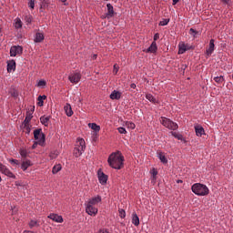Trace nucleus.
<instances>
[{
	"mask_svg": "<svg viewBox=\"0 0 233 233\" xmlns=\"http://www.w3.org/2000/svg\"><path fill=\"white\" fill-rule=\"evenodd\" d=\"M125 157L121 155V152L117 151L116 153H112L108 159L107 163L111 168H116V170H121L123 168V162Z\"/></svg>",
	"mask_w": 233,
	"mask_h": 233,
	"instance_id": "nucleus-1",
	"label": "nucleus"
},
{
	"mask_svg": "<svg viewBox=\"0 0 233 233\" xmlns=\"http://www.w3.org/2000/svg\"><path fill=\"white\" fill-rule=\"evenodd\" d=\"M191 190L193 194L196 196H208L210 190L208 187L201 183H196L191 187Z\"/></svg>",
	"mask_w": 233,
	"mask_h": 233,
	"instance_id": "nucleus-2",
	"label": "nucleus"
},
{
	"mask_svg": "<svg viewBox=\"0 0 233 233\" xmlns=\"http://www.w3.org/2000/svg\"><path fill=\"white\" fill-rule=\"evenodd\" d=\"M160 123L163 125V127L168 128L169 130H177V128H179L177 123H175L174 121L170 120V118L165 116L160 117Z\"/></svg>",
	"mask_w": 233,
	"mask_h": 233,
	"instance_id": "nucleus-3",
	"label": "nucleus"
},
{
	"mask_svg": "<svg viewBox=\"0 0 233 233\" xmlns=\"http://www.w3.org/2000/svg\"><path fill=\"white\" fill-rule=\"evenodd\" d=\"M34 137L35 141H37V144L43 147L45 145V134L43 132V129L38 128L34 131Z\"/></svg>",
	"mask_w": 233,
	"mask_h": 233,
	"instance_id": "nucleus-4",
	"label": "nucleus"
},
{
	"mask_svg": "<svg viewBox=\"0 0 233 233\" xmlns=\"http://www.w3.org/2000/svg\"><path fill=\"white\" fill-rule=\"evenodd\" d=\"M23 54V47L21 46H14L10 48L11 57H15V56H21Z\"/></svg>",
	"mask_w": 233,
	"mask_h": 233,
	"instance_id": "nucleus-5",
	"label": "nucleus"
},
{
	"mask_svg": "<svg viewBox=\"0 0 233 233\" xmlns=\"http://www.w3.org/2000/svg\"><path fill=\"white\" fill-rule=\"evenodd\" d=\"M187 50H194V46L185 43H180L178 45V54H185Z\"/></svg>",
	"mask_w": 233,
	"mask_h": 233,
	"instance_id": "nucleus-6",
	"label": "nucleus"
},
{
	"mask_svg": "<svg viewBox=\"0 0 233 233\" xmlns=\"http://www.w3.org/2000/svg\"><path fill=\"white\" fill-rule=\"evenodd\" d=\"M68 79L70 83H74L75 85H77L79 81H81V74L80 73H72L69 75Z\"/></svg>",
	"mask_w": 233,
	"mask_h": 233,
	"instance_id": "nucleus-7",
	"label": "nucleus"
},
{
	"mask_svg": "<svg viewBox=\"0 0 233 233\" xmlns=\"http://www.w3.org/2000/svg\"><path fill=\"white\" fill-rule=\"evenodd\" d=\"M98 180L101 185H106L108 176H106L101 169L97 171Z\"/></svg>",
	"mask_w": 233,
	"mask_h": 233,
	"instance_id": "nucleus-8",
	"label": "nucleus"
},
{
	"mask_svg": "<svg viewBox=\"0 0 233 233\" xmlns=\"http://www.w3.org/2000/svg\"><path fill=\"white\" fill-rule=\"evenodd\" d=\"M0 172H2V174H5V176H7V177H15L14 173H12V171H10V169H8L6 166L3 164L0 166Z\"/></svg>",
	"mask_w": 233,
	"mask_h": 233,
	"instance_id": "nucleus-9",
	"label": "nucleus"
},
{
	"mask_svg": "<svg viewBox=\"0 0 233 233\" xmlns=\"http://www.w3.org/2000/svg\"><path fill=\"white\" fill-rule=\"evenodd\" d=\"M86 211L89 216H96L98 212L97 208L90 204H86Z\"/></svg>",
	"mask_w": 233,
	"mask_h": 233,
	"instance_id": "nucleus-10",
	"label": "nucleus"
},
{
	"mask_svg": "<svg viewBox=\"0 0 233 233\" xmlns=\"http://www.w3.org/2000/svg\"><path fill=\"white\" fill-rule=\"evenodd\" d=\"M106 7H107V13L106 14L105 18L106 19H112V17H114V15L116 14L114 12V6L111 4H107Z\"/></svg>",
	"mask_w": 233,
	"mask_h": 233,
	"instance_id": "nucleus-11",
	"label": "nucleus"
},
{
	"mask_svg": "<svg viewBox=\"0 0 233 233\" xmlns=\"http://www.w3.org/2000/svg\"><path fill=\"white\" fill-rule=\"evenodd\" d=\"M214 43H215V41H214V39H211L210 41H209V46H208V48L206 50V56H208V57H210V56H212V54L214 53V48H215V45H214Z\"/></svg>",
	"mask_w": 233,
	"mask_h": 233,
	"instance_id": "nucleus-12",
	"label": "nucleus"
},
{
	"mask_svg": "<svg viewBox=\"0 0 233 233\" xmlns=\"http://www.w3.org/2000/svg\"><path fill=\"white\" fill-rule=\"evenodd\" d=\"M121 96H123V93H121V91H117V90H114L112 91V93L110 94L109 97L110 99L116 100L119 101V99H121Z\"/></svg>",
	"mask_w": 233,
	"mask_h": 233,
	"instance_id": "nucleus-13",
	"label": "nucleus"
},
{
	"mask_svg": "<svg viewBox=\"0 0 233 233\" xmlns=\"http://www.w3.org/2000/svg\"><path fill=\"white\" fill-rule=\"evenodd\" d=\"M48 218L52 219V221H55L56 223H63V217L57 214L51 213L48 216Z\"/></svg>",
	"mask_w": 233,
	"mask_h": 233,
	"instance_id": "nucleus-14",
	"label": "nucleus"
},
{
	"mask_svg": "<svg viewBox=\"0 0 233 233\" xmlns=\"http://www.w3.org/2000/svg\"><path fill=\"white\" fill-rule=\"evenodd\" d=\"M147 54H156L157 52V44L153 41L151 46L146 51Z\"/></svg>",
	"mask_w": 233,
	"mask_h": 233,
	"instance_id": "nucleus-15",
	"label": "nucleus"
},
{
	"mask_svg": "<svg viewBox=\"0 0 233 233\" xmlns=\"http://www.w3.org/2000/svg\"><path fill=\"white\" fill-rule=\"evenodd\" d=\"M50 119H52L51 116H42L40 117V123L44 125V127H48V125H50Z\"/></svg>",
	"mask_w": 233,
	"mask_h": 233,
	"instance_id": "nucleus-16",
	"label": "nucleus"
},
{
	"mask_svg": "<svg viewBox=\"0 0 233 233\" xmlns=\"http://www.w3.org/2000/svg\"><path fill=\"white\" fill-rule=\"evenodd\" d=\"M195 132H196V136H198V137H201V136L205 135V128H203V127L197 125L195 126Z\"/></svg>",
	"mask_w": 233,
	"mask_h": 233,
	"instance_id": "nucleus-17",
	"label": "nucleus"
},
{
	"mask_svg": "<svg viewBox=\"0 0 233 233\" xmlns=\"http://www.w3.org/2000/svg\"><path fill=\"white\" fill-rule=\"evenodd\" d=\"M97 203H101V196H96L90 198L87 202V205H91L94 207V205H97Z\"/></svg>",
	"mask_w": 233,
	"mask_h": 233,
	"instance_id": "nucleus-18",
	"label": "nucleus"
},
{
	"mask_svg": "<svg viewBox=\"0 0 233 233\" xmlns=\"http://www.w3.org/2000/svg\"><path fill=\"white\" fill-rule=\"evenodd\" d=\"M64 110L68 117H72V116H74V111L72 110V106H70V104H66L64 106Z\"/></svg>",
	"mask_w": 233,
	"mask_h": 233,
	"instance_id": "nucleus-19",
	"label": "nucleus"
},
{
	"mask_svg": "<svg viewBox=\"0 0 233 233\" xmlns=\"http://www.w3.org/2000/svg\"><path fill=\"white\" fill-rule=\"evenodd\" d=\"M76 148H82L84 150L86 148V143L85 142V139L77 138Z\"/></svg>",
	"mask_w": 233,
	"mask_h": 233,
	"instance_id": "nucleus-20",
	"label": "nucleus"
},
{
	"mask_svg": "<svg viewBox=\"0 0 233 233\" xmlns=\"http://www.w3.org/2000/svg\"><path fill=\"white\" fill-rule=\"evenodd\" d=\"M146 99H147V101H150V103H153V105L159 104V101H157V99H156V97H154V96H152V94L146 95Z\"/></svg>",
	"mask_w": 233,
	"mask_h": 233,
	"instance_id": "nucleus-21",
	"label": "nucleus"
},
{
	"mask_svg": "<svg viewBox=\"0 0 233 233\" xmlns=\"http://www.w3.org/2000/svg\"><path fill=\"white\" fill-rule=\"evenodd\" d=\"M132 223L135 225V227H139V217L136 212L132 214Z\"/></svg>",
	"mask_w": 233,
	"mask_h": 233,
	"instance_id": "nucleus-22",
	"label": "nucleus"
},
{
	"mask_svg": "<svg viewBox=\"0 0 233 233\" xmlns=\"http://www.w3.org/2000/svg\"><path fill=\"white\" fill-rule=\"evenodd\" d=\"M45 40V35L43 33H36L35 37V43H41Z\"/></svg>",
	"mask_w": 233,
	"mask_h": 233,
	"instance_id": "nucleus-23",
	"label": "nucleus"
},
{
	"mask_svg": "<svg viewBox=\"0 0 233 233\" xmlns=\"http://www.w3.org/2000/svg\"><path fill=\"white\" fill-rule=\"evenodd\" d=\"M12 70H15V60L7 63V72H12Z\"/></svg>",
	"mask_w": 233,
	"mask_h": 233,
	"instance_id": "nucleus-24",
	"label": "nucleus"
},
{
	"mask_svg": "<svg viewBox=\"0 0 233 233\" xmlns=\"http://www.w3.org/2000/svg\"><path fill=\"white\" fill-rule=\"evenodd\" d=\"M213 80L217 85H221L222 83H225V76H215L213 77Z\"/></svg>",
	"mask_w": 233,
	"mask_h": 233,
	"instance_id": "nucleus-25",
	"label": "nucleus"
},
{
	"mask_svg": "<svg viewBox=\"0 0 233 233\" xmlns=\"http://www.w3.org/2000/svg\"><path fill=\"white\" fill-rule=\"evenodd\" d=\"M28 167H32V161L30 160H24L21 166L22 170H26Z\"/></svg>",
	"mask_w": 233,
	"mask_h": 233,
	"instance_id": "nucleus-26",
	"label": "nucleus"
},
{
	"mask_svg": "<svg viewBox=\"0 0 233 233\" xmlns=\"http://www.w3.org/2000/svg\"><path fill=\"white\" fill-rule=\"evenodd\" d=\"M85 152V149L80 147H75L74 154L76 157H79Z\"/></svg>",
	"mask_w": 233,
	"mask_h": 233,
	"instance_id": "nucleus-27",
	"label": "nucleus"
},
{
	"mask_svg": "<svg viewBox=\"0 0 233 233\" xmlns=\"http://www.w3.org/2000/svg\"><path fill=\"white\" fill-rule=\"evenodd\" d=\"M32 117H33L32 113L27 112L26 116H25L23 124L24 125H30V121H32Z\"/></svg>",
	"mask_w": 233,
	"mask_h": 233,
	"instance_id": "nucleus-28",
	"label": "nucleus"
},
{
	"mask_svg": "<svg viewBox=\"0 0 233 233\" xmlns=\"http://www.w3.org/2000/svg\"><path fill=\"white\" fill-rule=\"evenodd\" d=\"M45 99H46V96L43 95V96H39L37 98V105L38 106H43V105L45 104Z\"/></svg>",
	"mask_w": 233,
	"mask_h": 233,
	"instance_id": "nucleus-29",
	"label": "nucleus"
},
{
	"mask_svg": "<svg viewBox=\"0 0 233 233\" xmlns=\"http://www.w3.org/2000/svg\"><path fill=\"white\" fill-rule=\"evenodd\" d=\"M88 127H90L92 130H95V132H99V130H101V127L97 126L96 123H89Z\"/></svg>",
	"mask_w": 233,
	"mask_h": 233,
	"instance_id": "nucleus-30",
	"label": "nucleus"
},
{
	"mask_svg": "<svg viewBox=\"0 0 233 233\" xmlns=\"http://www.w3.org/2000/svg\"><path fill=\"white\" fill-rule=\"evenodd\" d=\"M15 28L16 29L23 28V22L21 21V18H16L15 20Z\"/></svg>",
	"mask_w": 233,
	"mask_h": 233,
	"instance_id": "nucleus-31",
	"label": "nucleus"
},
{
	"mask_svg": "<svg viewBox=\"0 0 233 233\" xmlns=\"http://www.w3.org/2000/svg\"><path fill=\"white\" fill-rule=\"evenodd\" d=\"M157 157L160 159L161 163H168V160L167 159V157H165V154L163 153H158Z\"/></svg>",
	"mask_w": 233,
	"mask_h": 233,
	"instance_id": "nucleus-32",
	"label": "nucleus"
},
{
	"mask_svg": "<svg viewBox=\"0 0 233 233\" xmlns=\"http://www.w3.org/2000/svg\"><path fill=\"white\" fill-rule=\"evenodd\" d=\"M61 164H56L54 166L53 169H52V173L53 174H57V172H61Z\"/></svg>",
	"mask_w": 233,
	"mask_h": 233,
	"instance_id": "nucleus-33",
	"label": "nucleus"
},
{
	"mask_svg": "<svg viewBox=\"0 0 233 233\" xmlns=\"http://www.w3.org/2000/svg\"><path fill=\"white\" fill-rule=\"evenodd\" d=\"M35 227H40V225H39V221L38 220H30V222H29V228H34Z\"/></svg>",
	"mask_w": 233,
	"mask_h": 233,
	"instance_id": "nucleus-34",
	"label": "nucleus"
},
{
	"mask_svg": "<svg viewBox=\"0 0 233 233\" xmlns=\"http://www.w3.org/2000/svg\"><path fill=\"white\" fill-rule=\"evenodd\" d=\"M9 94L12 96V97H17V96H19V93H17V90L14 87L10 88Z\"/></svg>",
	"mask_w": 233,
	"mask_h": 233,
	"instance_id": "nucleus-35",
	"label": "nucleus"
},
{
	"mask_svg": "<svg viewBox=\"0 0 233 233\" xmlns=\"http://www.w3.org/2000/svg\"><path fill=\"white\" fill-rule=\"evenodd\" d=\"M171 135L173 137H176V139H178V141H183V135L176 132H171Z\"/></svg>",
	"mask_w": 233,
	"mask_h": 233,
	"instance_id": "nucleus-36",
	"label": "nucleus"
},
{
	"mask_svg": "<svg viewBox=\"0 0 233 233\" xmlns=\"http://www.w3.org/2000/svg\"><path fill=\"white\" fill-rule=\"evenodd\" d=\"M125 126L127 127V128H130L131 130H134V128H136V124L130 121H127L125 123Z\"/></svg>",
	"mask_w": 233,
	"mask_h": 233,
	"instance_id": "nucleus-37",
	"label": "nucleus"
},
{
	"mask_svg": "<svg viewBox=\"0 0 233 233\" xmlns=\"http://www.w3.org/2000/svg\"><path fill=\"white\" fill-rule=\"evenodd\" d=\"M23 125H24V130L25 131V134H30L32 126L30 124H23Z\"/></svg>",
	"mask_w": 233,
	"mask_h": 233,
	"instance_id": "nucleus-38",
	"label": "nucleus"
},
{
	"mask_svg": "<svg viewBox=\"0 0 233 233\" xmlns=\"http://www.w3.org/2000/svg\"><path fill=\"white\" fill-rule=\"evenodd\" d=\"M20 156L24 158L28 157V151L26 149H20Z\"/></svg>",
	"mask_w": 233,
	"mask_h": 233,
	"instance_id": "nucleus-39",
	"label": "nucleus"
},
{
	"mask_svg": "<svg viewBox=\"0 0 233 233\" xmlns=\"http://www.w3.org/2000/svg\"><path fill=\"white\" fill-rule=\"evenodd\" d=\"M170 23V19H163L162 21L159 22L160 26H167Z\"/></svg>",
	"mask_w": 233,
	"mask_h": 233,
	"instance_id": "nucleus-40",
	"label": "nucleus"
},
{
	"mask_svg": "<svg viewBox=\"0 0 233 233\" xmlns=\"http://www.w3.org/2000/svg\"><path fill=\"white\" fill-rule=\"evenodd\" d=\"M119 212V217L122 218V219H125V218H127V213L124 211V209H119L118 210Z\"/></svg>",
	"mask_w": 233,
	"mask_h": 233,
	"instance_id": "nucleus-41",
	"label": "nucleus"
},
{
	"mask_svg": "<svg viewBox=\"0 0 233 233\" xmlns=\"http://www.w3.org/2000/svg\"><path fill=\"white\" fill-rule=\"evenodd\" d=\"M28 6L29 8H31V10H34V8L35 7V0H30L28 3Z\"/></svg>",
	"mask_w": 233,
	"mask_h": 233,
	"instance_id": "nucleus-42",
	"label": "nucleus"
},
{
	"mask_svg": "<svg viewBox=\"0 0 233 233\" xmlns=\"http://www.w3.org/2000/svg\"><path fill=\"white\" fill-rule=\"evenodd\" d=\"M25 23H27V25H30V23H32V15H25Z\"/></svg>",
	"mask_w": 233,
	"mask_h": 233,
	"instance_id": "nucleus-43",
	"label": "nucleus"
},
{
	"mask_svg": "<svg viewBox=\"0 0 233 233\" xmlns=\"http://www.w3.org/2000/svg\"><path fill=\"white\" fill-rule=\"evenodd\" d=\"M189 34H190V35H193L194 37H196V34H198V31H196V29H194V28H190Z\"/></svg>",
	"mask_w": 233,
	"mask_h": 233,
	"instance_id": "nucleus-44",
	"label": "nucleus"
},
{
	"mask_svg": "<svg viewBox=\"0 0 233 233\" xmlns=\"http://www.w3.org/2000/svg\"><path fill=\"white\" fill-rule=\"evenodd\" d=\"M37 86H46V81L40 80L37 84Z\"/></svg>",
	"mask_w": 233,
	"mask_h": 233,
	"instance_id": "nucleus-45",
	"label": "nucleus"
},
{
	"mask_svg": "<svg viewBox=\"0 0 233 233\" xmlns=\"http://www.w3.org/2000/svg\"><path fill=\"white\" fill-rule=\"evenodd\" d=\"M117 130L119 134H127V129L125 127H118Z\"/></svg>",
	"mask_w": 233,
	"mask_h": 233,
	"instance_id": "nucleus-46",
	"label": "nucleus"
},
{
	"mask_svg": "<svg viewBox=\"0 0 233 233\" xmlns=\"http://www.w3.org/2000/svg\"><path fill=\"white\" fill-rule=\"evenodd\" d=\"M118 71H119V67L117 66V65H115L114 69H113V74H115V76H116Z\"/></svg>",
	"mask_w": 233,
	"mask_h": 233,
	"instance_id": "nucleus-47",
	"label": "nucleus"
},
{
	"mask_svg": "<svg viewBox=\"0 0 233 233\" xmlns=\"http://www.w3.org/2000/svg\"><path fill=\"white\" fill-rule=\"evenodd\" d=\"M11 163H13L14 165H19V160L17 159H12Z\"/></svg>",
	"mask_w": 233,
	"mask_h": 233,
	"instance_id": "nucleus-48",
	"label": "nucleus"
},
{
	"mask_svg": "<svg viewBox=\"0 0 233 233\" xmlns=\"http://www.w3.org/2000/svg\"><path fill=\"white\" fill-rule=\"evenodd\" d=\"M157 39H159V35H158V33L155 34V35H154V41H155V43H156V41H157Z\"/></svg>",
	"mask_w": 233,
	"mask_h": 233,
	"instance_id": "nucleus-49",
	"label": "nucleus"
},
{
	"mask_svg": "<svg viewBox=\"0 0 233 233\" xmlns=\"http://www.w3.org/2000/svg\"><path fill=\"white\" fill-rule=\"evenodd\" d=\"M98 233H110V232L107 229L103 228V229H100Z\"/></svg>",
	"mask_w": 233,
	"mask_h": 233,
	"instance_id": "nucleus-50",
	"label": "nucleus"
},
{
	"mask_svg": "<svg viewBox=\"0 0 233 233\" xmlns=\"http://www.w3.org/2000/svg\"><path fill=\"white\" fill-rule=\"evenodd\" d=\"M179 3V0H173V5H177Z\"/></svg>",
	"mask_w": 233,
	"mask_h": 233,
	"instance_id": "nucleus-51",
	"label": "nucleus"
},
{
	"mask_svg": "<svg viewBox=\"0 0 233 233\" xmlns=\"http://www.w3.org/2000/svg\"><path fill=\"white\" fill-rule=\"evenodd\" d=\"M23 233H35V232L30 231V230H25Z\"/></svg>",
	"mask_w": 233,
	"mask_h": 233,
	"instance_id": "nucleus-52",
	"label": "nucleus"
},
{
	"mask_svg": "<svg viewBox=\"0 0 233 233\" xmlns=\"http://www.w3.org/2000/svg\"><path fill=\"white\" fill-rule=\"evenodd\" d=\"M130 86L131 88H136V84H131Z\"/></svg>",
	"mask_w": 233,
	"mask_h": 233,
	"instance_id": "nucleus-53",
	"label": "nucleus"
},
{
	"mask_svg": "<svg viewBox=\"0 0 233 233\" xmlns=\"http://www.w3.org/2000/svg\"><path fill=\"white\" fill-rule=\"evenodd\" d=\"M37 147V143H35L33 146H32V148H35Z\"/></svg>",
	"mask_w": 233,
	"mask_h": 233,
	"instance_id": "nucleus-54",
	"label": "nucleus"
},
{
	"mask_svg": "<svg viewBox=\"0 0 233 233\" xmlns=\"http://www.w3.org/2000/svg\"><path fill=\"white\" fill-rule=\"evenodd\" d=\"M93 59H97V55H94Z\"/></svg>",
	"mask_w": 233,
	"mask_h": 233,
	"instance_id": "nucleus-55",
	"label": "nucleus"
},
{
	"mask_svg": "<svg viewBox=\"0 0 233 233\" xmlns=\"http://www.w3.org/2000/svg\"><path fill=\"white\" fill-rule=\"evenodd\" d=\"M35 107H32L31 114H34Z\"/></svg>",
	"mask_w": 233,
	"mask_h": 233,
	"instance_id": "nucleus-56",
	"label": "nucleus"
},
{
	"mask_svg": "<svg viewBox=\"0 0 233 233\" xmlns=\"http://www.w3.org/2000/svg\"><path fill=\"white\" fill-rule=\"evenodd\" d=\"M61 3H66V0H60Z\"/></svg>",
	"mask_w": 233,
	"mask_h": 233,
	"instance_id": "nucleus-57",
	"label": "nucleus"
},
{
	"mask_svg": "<svg viewBox=\"0 0 233 233\" xmlns=\"http://www.w3.org/2000/svg\"><path fill=\"white\" fill-rule=\"evenodd\" d=\"M153 174H154V176H157V172H154Z\"/></svg>",
	"mask_w": 233,
	"mask_h": 233,
	"instance_id": "nucleus-58",
	"label": "nucleus"
},
{
	"mask_svg": "<svg viewBox=\"0 0 233 233\" xmlns=\"http://www.w3.org/2000/svg\"><path fill=\"white\" fill-rule=\"evenodd\" d=\"M225 3H228V0H224Z\"/></svg>",
	"mask_w": 233,
	"mask_h": 233,
	"instance_id": "nucleus-59",
	"label": "nucleus"
},
{
	"mask_svg": "<svg viewBox=\"0 0 233 233\" xmlns=\"http://www.w3.org/2000/svg\"><path fill=\"white\" fill-rule=\"evenodd\" d=\"M3 181V178H1V177H0V183Z\"/></svg>",
	"mask_w": 233,
	"mask_h": 233,
	"instance_id": "nucleus-60",
	"label": "nucleus"
},
{
	"mask_svg": "<svg viewBox=\"0 0 233 233\" xmlns=\"http://www.w3.org/2000/svg\"><path fill=\"white\" fill-rule=\"evenodd\" d=\"M178 183H183V181L179 180Z\"/></svg>",
	"mask_w": 233,
	"mask_h": 233,
	"instance_id": "nucleus-61",
	"label": "nucleus"
},
{
	"mask_svg": "<svg viewBox=\"0 0 233 233\" xmlns=\"http://www.w3.org/2000/svg\"><path fill=\"white\" fill-rule=\"evenodd\" d=\"M3 164L0 163V166H2Z\"/></svg>",
	"mask_w": 233,
	"mask_h": 233,
	"instance_id": "nucleus-62",
	"label": "nucleus"
}]
</instances>
